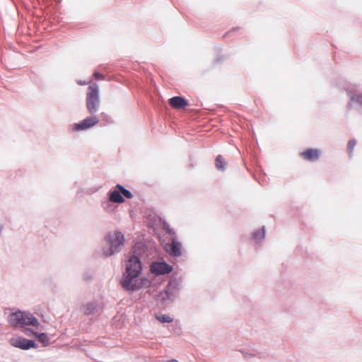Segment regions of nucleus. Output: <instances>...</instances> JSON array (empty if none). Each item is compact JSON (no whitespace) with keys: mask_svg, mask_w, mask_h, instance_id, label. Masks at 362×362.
Listing matches in <instances>:
<instances>
[{"mask_svg":"<svg viewBox=\"0 0 362 362\" xmlns=\"http://www.w3.org/2000/svg\"><path fill=\"white\" fill-rule=\"evenodd\" d=\"M170 105L176 109H182L187 105V102L182 97L175 96L170 99Z\"/></svg>","mask_w":362,"mask_h":362,"instance_id":"2eb2a0df","label":"nucleus"},{"mask_svg":"<svg viewBox=\"0 0 362 362\" xmlns=\"http://www.w3.org/2000/svg\"><path fill=\"white\" fill-rule=\"evenodd\" d=\"M144 251V247L140 244H136L133 247L132 252L126 262L124 272L141 274V255Z\"/></svg>","mask_w":362,"mask_h":362,"instance_id":"39448f33","label":"nucleus"},{"mask_svg":"<svg viewBox=\"0 0 362 362\" xmlns=\"http://www.w3.org/2000/svg\"><path fill=\"white\" fill-rule=\"evenodd\" d=\"M10 344L12 346L23 350H28L30 348H37V346L33 340L28 339L21 337H14L10 339Z\"/></svg>","mask_w":362,"mask_h":362,"instance_id":"9d476101","label":"nucleus"},{"mask_svg":"<svg viewBox=\"0 0 362 362\" xmlns=\"http://www.w3.org/2000/svg\"><path fill=\"white\" fill-rule=\"evenodd\" d=\"M108 199L112 203L122 204L124 202V198L122 195L121 191L115 187L113 189L109 191Z\"/></svg>","mask_w":362,"mask_h":362,"instance_id":"ddd939ff","label":"nucleus"},{"mask_svg":"<svg viewBox=\"0 0 362 362\" xmlns=\"http://www.w3.org/2000/svg\"><path fill=\"white\" fill-rule=\"evenodd\" d=\"M124 235L119 230L108 233L104 238L101 245L103 255L109 257L119 253L124 247Z\"/></svg>","mask_w":362,"mask_h":362,"instance_id":"f257e3e1","label":"nucleus"},{"mask_svg":"<svg viewBox=\"0 0 362 362\" xmlns=\"http://www.w3.org/2000/svg\"><path fill=\"white\" fill-rule=\"evenodd\" d=\"M86 107L90 115H96L100 107L99 86L92 83L88 88L86 97Z\"/></svg>","mask_w":362,"mask_h":362,"instance_id":"20e7f679","label":"nucleus"},{"mask_svg":"<svg viewBox=\"0 0 362 362\" xmlns=\"http://www.w3.org/2000/svg\"><path fill=\"white\" fill-rule=\"evenodd\" d=\"M356 145V141L355 139H351L348 142L347 149L349 154V156H351V154L354 151V149Z\"/></svg>","mask_w":362,"mask_h":362,"instance_id":"4be33fe9","label":"nucleus"},{"mask_svg":"<svg viewBox=\"0 0 362 362\" xmlns=\"http://www.w3.org/2000/svg\"><path fill=\"white\" fill-rule=\"evenodd\" d=\"M166 230L168 233L172 235V242L170 244L167 245L166 250L171 255L176 257H180L182 255V243L177 241L175 233L173 229L168 227Z\"/></svg>","mask_w":362,"mask_h":362,"instance_id":"1a4fd4ad","label":"nucleus"},{"mask_svg":"<svg viewBox=\"0 0 362 362\" xmlns=\"http://www.w3.org/2000/svg\"><path fill=\"white\" fill-rule=\"evenodd\" d=\"M99 119L107 124L113 122L112 117L105 112L100 113Z\"/></svg>","mask_w":362,"mask_h":362,"instance_id":"412c9836","label":"nucleus"},{"mask_svg":"<svg viewBox=\"0 0 362 362\" xmlns=\"http://www.w3.org/2000/svg\"><path fill=\"white\" fill-rule=\"evenodd\" d=\"M78 84L79 85H86V84H88V83H90L91 84V80H90L88 82H86V81H77Z\"/></svg>","mask_w":362,"mask_h":362,"instance_id":"a878e982","label":"nucleus"},{"mask_svg":"<svg viewBox=\"0 0 362 362\" xmlns=\"http://www.w3.org/2000/svg\"><path fill=\"white\" fill-rule=\"evenodd\" d=\"M100 307L96 301L88 302L81 308L82 313L86 315H90L98 313Z\"/></svg>","mask_w":362,"mask_h":362,"instance_id":"f8f14e48","label":"nucleus"},{"mask_svg":"<svg viewBox=\"0 0 362 362\" xmlns=\"http://www.w3.org/2000/svg\"><path fill=\"white\" fill-rule=\"evenodd\" d=\"M9 324L13 327H25L39 326L38 320L30 312L18 310L11 313L8 317Z\"/></svg>","mask_w":362,"mask_h":362,"instance_id":"f03ea898","label":"nucleus"},{"mask_svg":"<svg viewBox=\"0 0 362 362\" xmlns=\"http://www.w3.org/2000/svg\"><path fill=\"white\" fill-rule=\"evenodd\" d=\"M346 90L349 98L348 108L362 109V93L352 86L346 88Z\"/></svg>","mask_w":362,"mask_h":362,"instance_id":"0eeeda50","label":"nucleus"},{"mask_svg":"<svg viewBox=\"0 0 362 362\" xmlns=\"http://www.w3.org/2000/svg\"><path fill=\"white\" fill-rule=\"evenodd\" d=\"M320 151L317 149L309 148L301 153V156L309 161L317 160L320 157Z\"/></svg>","mask_w":362,"mask_h":362,"instance_id":"4468645a","label":"nucleus"},{"mask_svg":"<svg viewBox=\"0 0 362 362\" xmlns=\"http://www.w3.org/2000/svg\"><path fill=\"white\" fill-rule=\"evenodd\" d=\"M94 77L96 80H104L105 79V76L98 72H95L94 74Z\"/></svg>","mask_w":362,"mask_h":362,"instance_id":"393cba45","label":"nucleus"},{"mask_svg":"<svg viewBox=\"0 0 362 362\" xmlns=\"http://www.w3.org/2000/svg\"><path fill=\"white\" fill-rule=\"evenodd\" d=\"M148 284V280L141 274L123 272L120 281L122 287L131 292L142 288Z\"/></svg>","mask_w":362,"mask_h":362,"instance_id":"7ed1b4c3","label":"nucleus"},{"mask_svg":"<svg viewBox=\"0 0 362 362\" xmlns=\"http://www.w3.org/2000/svg\"><path fill=\"white\" fill-rule=\"evenodd\" d=\"M110 203H111V202H110L109 199L103 202L101 205H102V207L103 208V209L105 211H107L108 209L111 206Z\"/></svg>","mask_w":362,"mask_h":362,"instance_id":"5701e85b","label":"nucleus"},{"mask_svg":"<svg viewBox=\"0 0 362 362\" xmlns=\"http://www.w3.org/2000/svg\"><path fill=\"white\" fill-rule=\"evenodd\" d=\"M180 288V282L176 279H170L165 289L160 294L161 300L163 303L173 301L177 297Z\"/></svg>","mask_w":362,"mask_h":362,"instance_id":"423d86ee","label":"nucleus"},{"mask_svg":"<svg viewBox=\"0 0 362 362\" xmlns=\"http://www.w3.org/2000/svg\"><path fill=\"white\" fill-rule=\"evenodd\" d=\"M254 239L258 243L265 237V228L263 226L261 230H255L252 233Z\"/></svg>","mask_w":362,"mask_h":362,"instance_id":"f3484780","label":"nucleus"},{"mask_svg":"<svg viewBox=\"0 0 362 362\" xmlns=\"http://www.w3.org/2000/svg\"><path fill=\"white\" fill-rule=\"evenodd\" d=\"M116 187H117V189H118L121 191V193H122V195L123 196V197H126L127 199H131L133 197L132 192L129 190L124 188L120 184H117L116 185Z\"/></svg>","mask_w":362,"mask_h":362,"instance_id":"6ab92c4d","label":"nucleus"},{"mask_svg":"<svg viewBox=\"0 0 362 362\" xmlns=\"http://www.w3.org/2000/svg\"><path fill=\"white\" fill-rule=\"evenodd\" d=\"M173 268L165 262H156L151 266V271L156 275L169 274Z\"/></svg>","mask_w":362,"mask_h":362,"instance_id":"9b49d317","label":"nucleus"},{"mask_svg":"<svg viewBox=\"0 0 362 362\" xmlns=\"http://www.w3.org/2000/svg\"><path fill=\"white\" fill-rule=\"evenodd\" d=\"M156 317L161 323H170L173 320L169 315H157Z\"/></svg>","mask_w":362,"mask_h":362,"instance_id":"aec40b11","label":"nucleus"},{"mask_svg":"<svg viewBox=\"0 0 362 362\" xmlns=\"http://www.w3.org/2000/svg\"><path fill=\"white\" fill-rule=\"evenodd\" d=\"M216 166L219 170L226 169V162L221 155H218L216 158Z\"/></svg>","mask_w":362,"mask_h":362,"instance_id":"a211bd4d","label":"nucleus"},{"mask_svg":"<svg viewBox=\"0 0 362 362\" xmlns=\"http://www.w3.org/2000/svg\"><path fill=\"white\" fill-rule=\"evenodd\" d=\"M167 362H178V361L177 360L172 359V360L168 361Z\"/></svg>","mask_w":362,"mask_h":362,"instance_id":"cd10ccee","label":"nucleus"},{"mask_svg":"<svg viewBox=\"0 0 362 362\" xmlns=\"http://www.w3.org/2000/svg\"><path fill=\"white\" fill-rule=\"evenodd\" d=\"M99 122L100 119L96 115H90L82 121L74 124L72 126V130L74 132L86 131L98 124Z\"/></svg>","mask_w":362,"mask_h":362,"instance_id":"6e6552de","label":"nucleus"},{"mask_svg":"<svg viewBox=\"0 0 362 362\" xmlns=\"http://www.w3.org/2000/svg\"><path fill=\"white\" fill-rule=\"evenodd\" d=\"M240 351H241L242 354L243 355V356L247 358H252L255 356L254 354L248 353L247 351H244V350H242Z\"/></svg>","mask_w":362,"mask_h":362,"instance_id":"b1692460","label":"nucleus"},{"mask_svg":"<svg viewBox=\"0 0 362 362\" xmlns=\"http://www.w3.org/2000/svg\"><path fill=\"white\" fill-rule=\"evenodd\" d=\"M28 332H30V329H25V334H27V335H30V334L28 333Z\"/></svg>","mask_w":362,"mask_h":362,"instance_id":"bb28decb","label":"nucleus"},{"mask_svg":"<svg viewBox=\"0 0 362 362\" xmlns=\"http://www.w3.org/2000/svg\"><path fill=\"white\" fill-rule=\"evenodd\" d=\"M32 334L35 335L37 338L38 339L39 341H40L44 346H47L49 344V341L48 339V337L46 333H37L32 332Z\"/></svg>","mask_w":362,"mask_h":362,"instance_id":"dca6fc26","label":"nucleus"}]
</instances>
